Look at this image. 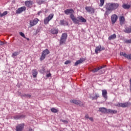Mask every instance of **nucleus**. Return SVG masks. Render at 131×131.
<instances>
[{
    "label": "nucleus",
    "instance_id": "obj_1",
    "mask_svg": "<svg viewBox=\"0 0 131 131\" xmlns=\"http://www.w3.org/2000/svg\"><path fill=\"white\" fill-rule=\"evenodd\" d=\"M119 8V4L116 3H109L105 5L106 10L115 11Z\"/></svg>",
    "mask_w": 131,
    "mask_h": 131
},
{
    "label": "nucleus",
    "instance_id": "obj_2",
    "mask_svg": "<svg viewBox=\"0 0 131 131\" xmlns=\"http://www.w3.org/2000/svg\"><path fill=\"white\" fill-rule=\"evenodd\" d=\"M71 19L72 20L73 23L75 24H79V21L83 23L86 22V19H85L82 16H78L77 18H75V16H74V15H70V16Z\"/></svg>",
    "mask_w": 131,
    "mask_h": 131
},
{
    "label": "nucleus",
    "instance_id": "obj_3",
    "mask_svg": "<svg viewBox=\"0 0 131 131\" xmlns=\"http://www.w3.org/2000/svg\"><path fill=\"white\" fill-rule=\"evenodd\" d=\"M67 36H68V35H67V33H63L62 34L60 38V40L59 41L60 45H62L65 43V42H66V39H67Z\"/></svg>",
    "mask_w": 131,
    "mask_h": 131
},
{
    "label": "nucleus",
    "instance_id": "obj_4",
    "mask_svg": "<svg viewBox=\"0 0 131 131\" xmlns=\"http://www.w3.org/2000/svg\"><path fill=\"white\" fill-rule=\"evenodd\" d=\"M49 54H50V51L49 49H46L43 51L40 57V60L42 61L43 60H45V59H46V56H47V55H49Z\"/></svg>",
    "mask_w": 131,
    "mask_h": 131
},
{
    "label": "nucleus",
    "instance_id": "obj_5",
    "mask_svg": "<svg viewBox=\"0 0 131 131\" xmlns=\"http://www.w3.org/2000/svg\"><path fill=\"white\" fill-rule=\"evenodd\" d=\"M53 18H54V14L51 13L48 17L44 19V24L47 25L49 22H50V21L53 19Z\"/></svg>",
    "mask_w": 131,
    "mask_h": 131
},
{
    "label": "nucleus",
    "instance_id": "obj_6",
    "mask_svg": "<svg viewBox=\"0 0 131 131\" xmlns=\"http://www.w3.org/2000/svg\"><path fill=\"white\" fill-rule=\"evenodd\" d=\"M39 22V19L37 18H35L34 19L30 20V27H33V26H35L37 23Z\"/></svg>",
    "mask_w": 131,
    "mask_h": 131
},
{
    "label": "nucleus",
    "instance_id": "obj_7",
    "mask_svg": "<svg viewBox=\"0 0 131 131\" xmlns=\"http://www.w3.org/2000/svg\"><path fill=\"white\" fill-rule=\"evenodd\" d=\"M71 103H73L74 104H75L76 105H79L80 107H84V104L82 103L80 100H70Z\"/></svg>",
    "mask_w": 131,
    "mask_h": 131
},
{
    "label": "nucleus",
    "instance_id": "obj_8",
    "mask_svg": "<svg viewBox=\"0 0 131 131\" xmlns=\"http://www.w3.org/2000/svg\"><path fill=\"white\" fill-rule=\"evenodd\" d=\"M85 10H86V12H88V13H90L91 14H94L96 11V9L91 6L85 7Z\"/></svg>",
    "mask_w": 131,
    "mask_h": 131
},
{
    "label": "nucleus",
    "instance_id": "obj_9",
    "mask_svg": "<svg viewBox=\"0 0 131 131\" xmlns=\"http://www.w3.org/2000/svg\"><path fill=\"white\" fill-rule=\"evenodd\" d=\"M24 126H25V124H24V123L19 124L16 126L15 130L16 131H23Z\"/></svg>",
    "mask_w": 131,
    "mask_h": 131
},
{
    "label": "nucleus",
    "instance_id": "obj_10",
    "mask_svg": "<svg viewBox=\"0 0 131 131\" xmlns=\"http://www.w3.org/2000/svg\"><path fill=\"white\" fill-rule=\"evenodd\" d=\"M118 19V16L116 14H113L111 16V21L112 24L113 25L115 24V23L117 21Z\"/></svg>",
    "mask_w": 131,
    "mask_h": 131
},
{
    "label": "nucleus",
    "instance_id": "obj_11",
    "mask_svg": "<svg viewBox=\"0 0 131 131\" xmlns=\"http://www.w3.org/2000/svg\"><path fill=\"white\" fill-rule=\"evenodd\" d=\"M25 11H26V7L25 6H23L16 10V14H21V13L25 12Z\"/></svg>",
    "mask_w": 131,
    "mask_h": 131
},
{
    "label": "nucleus",
    "instance_id": "obj_12",
    "mask_svg": "<svg viewBox=\"0 0 131 131\" xmlns=\"http://www.w3.org/2000/svg\"><path fill=\"white\" fill-rule=\"evenodd\" d=\"M105 50V48L101 47V46H97L95 50V54L97 55L98 52H101L102 51H104Z\"/></svg>",
    "mask_w": 131,
    "mask_h": 131
},
{
    "label": "nucleus",
    "instance_id": "obj_13",
    "mask_svg": "<svg viewBox=\"0 0 131 131\" xmlns=\"http://www.w3.org/2000/svg\"><path fill=\"white\" fill-rule=\"evenodd\" d=\"M120 56H123L124 58L128 59V60H131V54H126V53L124 52H120Z\"/></svg>",
    "mask_w": 131,
    "mask_h": 131
},
{
    "label": "nucleus",
    "instance_id": "obj_14",
    "mask_svg": "<svg viewBox=\"0 0 131 131\" xmlns=\"http://www.w3.org/2000/svg\"><path fill=\"white\" fill-rule=\"evenodd\" d=\"M119 22H120V25L122 26L124 23H125V18L123 15H122L119 17Z\"/></svg>",
    "mask_w": 131,
    "mask_h": 131
},
{
    "label": "nucleus",
    "instance_id": "obj_15",
    "mask_svg": "<svg viewBox=\"0 0 131 131\" xmlns=\"http://www.w3.org/2000/svg\"><path fill=\"white\" fill-rule=\"evenodd\" d=\"M64 14H66V15H69V14H70V15H74V10L72 9H66L64 10Z\"/></svg>",
    "mask_w": 131,
    "mask_h": 131
},
{
    "label": "nucleus",
    "instance_id": "obj_16",
    "mask_svg": "<svg viewBox=\"0 0 131 131\" xmlns=\"http://www.w3.org/2000/svg\"><path fill=\"white\" fill-rule=\"evenodd\" d=\"M128 105H129L128 102L119 103L117 105L118 107H122V108H125L126 107H128Z\"/></svg>",
    "mask_w": 131,
    "mask_h": 131
},
{
    "label": "nucleus",
    "instance_id": "obj_17",
    "mask_svg": "<svg viewBox=\"0 0 131 131\" xmlns=\"http://www.w3.org/2000/svg\"><path fill=\"white\" fill-rule=\"evenodd\" d=\"M32 4H33V3L31 1H27L25 2V6L28 8H29L31 7V6H32Z\"/></svg>",
    "mask_w": 131,
    "mask_h": 131
},
{
    "label": "nucleus",
    "instance_id": "obj_18",
    "mask_svg": "<svg viewBox=\"0 0 131 131\" xmlns=\"http://www.w3.org/2000/svg\"><path fill=\"white\" fill-rule=\"evenodd\" d=\"M99 111L101 112V113H103L104 114H107V109L105 107H100Z\"/></svg>",
    "mask_w": 131,
    "mask_h": 131
},
{
    "label": "nucleus",
    "instance_id": "obj_19",
    "mask_svg": "<svg viewBox=\"0 0 131 131\" xmlns=\"http://www.w3.org/2000/svg\"><path fill=\"white\" fill-rule=\"evenodd\" d=\"M51 33L52 34H58V33H59V30L58 29L54 28L51 30Z\"/></svg>",
    "mask_w": 131,
    "mask_h": 131
},
{
    "label": "nucleus",
    "instance_id": "obj_20",
    "mask_svg": "<svg viewBox=\"0 0 131 131\" xmlns=\"http://www.w3.org/2000/svg\"><path fill=\"white\" fill-rule=\"evenodd\" d=\"M59 25L65 26L66 25H68V23L64 19H61L59 21Z\"/></svg>",
    "mask_w": 131,
    "mask_h": 131
},
{
    "label": "nucleus",
    "instance_id": "obj_21",
    "mask_svg": "<svg viewBox=\"0 0 131 131\" xmlns=\"http://www.w3.org/2000/svg\"><path fill=\"white\" fill-rule=\"evenodd\" d=\"M107 90H102V95L104 99H107Z\"/></svg>",
    "mask_w": 131,
    "mask_h": 131
},
{
    "label": "nucleus",
    "instance_id": "obj_22",
    "mask_svg": "<svg viewBox=\"0 0 131 131\" xmlns=\"http://www.w3.org/2000/svg\"><path fill=\"white\" fill-rule=\"evenodd\" d=\"M83 61H84V58H80L79 60H77L74 64V66H77V65L79 64H81V63H82V62H83Z\"/></svg>",
    "mask_w": 131,
    "mask_h": 131
},
{
    "label": "nucleus",
    "instance_id": "obj_23",
    "mask_svg": "<svg viewBox=\"0 0 131 131\" xmlns=\"http://www.w3.org/2000/svg\"><path fill=\"white\" fill-rule=\"evenodd\" d=\"M108 113H110V114H116V113H117V111L112 110L111 109H107L106 114Z\"/></svg>",
    "mask_w": 131,
    "mask_h": 131
},
{
    "label": "nucleus",
    "instance_id": "obj_24",
    "mask_svg": "<svg viewBox=\"0 0 131 131\" xmlns=\"http://www.w3.org/2000/svg\"><path fill=\"white\" fill-rule=\"evenodd\" d=\"M38 74V72L36 69H34L32 70V75L34 77V78H36L37 77Z\"/></svg>",
    "mask_w": 131,
    "mask_h": 131
},
{
    "label": "nucleus",
    "instance_id": "obj_25",
    "mask_svg": "<svg viewBox=\"0 0 131 131\" xmlns=\"http://www.w3.org/2000/svg\"><path fill=\"white\" fill-rule=\"evenodd\" d=\"M124 32H125V33H131V26L125 28Z\"/></svg>",
    "mask_w": 131,
    "mask_h": 131
},
{
    "label": "nucleus",
    "instance_id": "obj_26",
    "mask_svg": "<svg viewBox=\"0 0 131 131\" xmlns=\"http://www.w3.org/2000/svg\"><path fill=\"white\" fill-rule=\"evenodd\" d=\"M25 116L23 115H17L14 117V119H21V118H24Z\"/></svg>",
    "mask_w": 131,
    "mask_h": 131
},
{
    "label": "nucleus",
    "instance_id": "obj_27",
    "mask_svg": "<svg viewBox=\"0 0 131 131\" xmlns=\"http://www.w3.org/2000/svg\"><path fill=\"white\" fill-rule=\"evenodd\" d=\"M116 38V34H114L108 37V40H112V39H115Z\"/></svg>",
    "mask_w": 131,
    "mask_h": 131
},
{
    "label": "nucleus",
    "instance_id": "obj_28",
    "mask_svg": "<svg viewBox=\"0 0 131 131\" xmlns=\"http://www.w3.org/2000/svg\"><path fill=\"white\" fill-rule=\"evenodd\" d=\"M21 98H23L24 97L25 98H28L29 99H30L31 98V95L30 94H23L20 96Z\"/></svg>",
    "mask_w": 131,
    "mask_h": 131
},
{
    "label": "nucleus",
    "instance_id": "obj_29",
    "mask_svg": "<svg viewBox=\"0 0 131 131\" xmlns=\"http://www.w3.org/2000/svg\"><path fill=\"white\" fill-rule=\"evenodd\" d=\"M122 7L123 9L128 10V9L130 8V5L128 4H123Z\"/></svg>",
    "mask_w": 131,
    "mask_h": 131
},
{
    "label": "nucleus",
    "instance_id": "obj_30",
    "mask_svg": "<svg viewBox=\"0 0 131 131\" xmlns=\"http://www.w3.org/2000/svg\"><path fill=\"white\" fill-rule=\"evenodd\" d=\"M98 98H100V95L99 94H95V96L94 97H92V100H97Z\"/></svg>",
    "mask_w": 131,
    "mask_h": 131
},
{
    "label": "nucleus",
    "instance_id": "obj_31",
    "mask_svg": "<svg viewBox=\"0 0 131 131\" xmlns=\"http://www.w3.org/2000/svg\"><path fill=\"white\" fill-rule=\"evenodd\" d=\"M111 12H112V10L106 9V11L105 12V15H106V16H108V15L110 14Z\"/></svg>",
    "mask_w": 131,
    "mask_h": 131
},
{
    "label": "nucleus",
    "instance_id": "obj_32",
    "mask_svg": "<svg viewBox=\"0 0 131 131\" xmlns=\"http://www.w3.org/2000/svg\"><path fill=\"white\" fill-rule=\"evenodd\" d=\"M100 4L99 5V7H103L104 6V4H105V0H100Z\"/></svg>",
    "mask_w": 131,
    "mask_h": 131
},
{
    "label": "nucleus",
    "instance_id": "obj_33",
    "mask_svg": "<svg viewBox=\"0 0 131 131\" xmlns=\"http://www.w3.org/2000/svg\"><path fill=\"white\" fill-rule=\"evenodd\" d=\"M18 54L19 53H18V52H15L13 53H12V58H15L16 56H18Z\"/></svg>",
    "mask_w": 131,
    "mask_h": 131
},
{
    "label": "nucleus",
    "instance_id": "obj_34",
    "mask_svg": "<svg viewBox=\"0 0 131 131\" xmlns=\"http://www.w3.org/2000/svg\"><path fill=\"white\" fill-rule=\"evenodd\" d=\"M100 70V68L98 67L97 68H95L93 70H92V72H93V73H95L96 72H98V71Z\"/></svg>",
    "mask_w": 131,
    "mask_h": 131
},
{
    "label": "nucleus",
    "instance_id": "obj_35",
    "mask_svg": "<svg viewBox=\"0 0 131 131\" xmlns=\"http://www.w3.org/2000/svg\"><path fill=\"white\" fill-rule=\"evenodd\" d=\"M37 3L38 5H41V4H43L45 3V1L43 0H37Z\"/></svg>",
    "mask_w": 131,
    "mask_h": 131
},
{
    "label": "nucleus",
    "instance_id": "obj_36",
    "mask_svg": "<svg viewBox=\"0 0 131 131\" xmlns=\"http://www.w3.org/2000/svg\"><path fill=\"white\" fill-rule=\"evenodd\" d=\"M51 111L53 113H57V112H58V110L54 108V107H52L51 109Z\"/></svg>",
    "mask_w": 131,
    "mask_h": 131
},
{
    "label": "nucleus",
    "instance_id": "obj_37",
    "mask_svg": "<svg viewBox=\"0 0 131 131\" xmlns=\"http://www.w3.org/2000/svg\"><path fill=\"white\" fill-rule=\"evenodd\" d=\"M19 35H20V36H22V37H24V38H26V37H25V34H24L23 32H19Z\"/></svg>",
    "mask_w": 131,
    "mask_h": 131
},
{
    "label": "nucleus",
    "instance_id": "obj_38",
    "mask_svg": "<svg viewBox=\"0 0 131 131\" xmlns=\"http://www.w3.org/2000/svg\"><path fill=\"white\" fill-rule=\"evenodd\" d=\"M70 63H71V61L70 60H67L65 62L64 64L66 65H68V64H70Z\"/></svg>",
    "mask_w": 131,
    "mask_h": 131
},
{
    "label": "nucleus",
    "instance_id": "obj_39",
    "mask_svg": "<svg viewBox=\"0 0 131 131\" xmlns=\"http://www.w3.org/2000/svg\"><path fill=\"white\" fill-rule=\"evenodd\" d=\"M6 15H8V11H5L2 13V17H4V16H6Z\"/></svg>",
    "mask_w": 131,
    "mask_h": 131
},
{
    "label": "nucleus",
    "instance_id": "obj_40",
    "mask_svg": "<svg viewBox=\"0 0 131 131\" xmlns=\"http://www.w3.org/2000/svg\"><path fill=\"white\" fill-rule=\"evenodd\" d=\"M125 42H126V43H131V40H126Z\"/></svg>",
    "mask_w": 131,
    "mask_h": 131
},
{
    "label": "nucleus",
    "instance_id": "obj_41",
    "mask_svg": "<svg viewBox=\"0 0 131 131\" xmlns=\"http://www.w3.org/2000/svg\"><path fill=\"white\" fill-rule=\"evenodd\" d=\"M106 65H104V66L99 67V70H100V69H103V68H105V67H106Z\"/></svg>",
    "mask_w": 131,
    "mask_h": 131
},
{
    "label": "nucleus",
    "instance_id": "obj_42",
    "mask_svg": "<svg viewBox=\"0 0 131 131\" xmlns=\"http://www.w3.org/2000/svg\"><path fill=\"white\" fill-rule=\"evenodd\" d=\"M51 75L52 74L50 73H49V74H47L46 76L47 77H51Z\"/></svg>",
    "mask_w": 131,
    "mask_h": 131
},
{
    "label": "nucleus",
    "instance_id": "obj_43",
    "mask_svg": "<svg viewBox=\"0 0 131 131\" xmlns=\"http://www.w3.org/2000/svg\"><path fill=\"white\" fill-rule=\"evenodd\" d=\"M85 118H86L87 119L90 118V117H89V115H88V114L85 115Z\"/></svg>",
    "mask_w": 131,
    "mask_h": 131
},
{
    "label": "nucleus",
    "instance_id": "obj_44",
    "mask_svg": "<svg viewBox=\"0 0 131 131\" xmlns=\"http://www.w3.org/2000/svg\"><path fill=\"white\" fill-rule=\"evenodd\" d=\"M4 43L3 41H0V46H3Z\"/></svg>",
    "mask_w": 131,
    "mask_h": 131
},
{
    "label": "nucleus",
    "instance_id": "obj_45",
    "mask_svg": "<svg viewBox=\"0 0 131 131\" xmlns=\"http://www.w3.org/2000/svg\"><path fill=\"white\" fill-rule=\"evenodd\" d=\"M91 121H94V119H93V117H90L89 118Z\"/></svg>",
    "mask_w": 131,
    "mask_h": 131
},
{
    "label": "nucleus",
    "instance_id": "obj_46",
    "mask_svg": "<svg viewBox=\"0 0 131 131\" xmlns=\"http://www.w3.org/2000/svg\"><path fill=\"white\" fill-rule=\"evenodd\" d=\"M62 122H64L65 123H68V121L63 120Z\"/></svg>",
    "mask_w": 131,
    "mask_h": 131
},
{
    "label": "nucleus",
    "instance_id": "obj_47",
    "mask_svg": "<svg viewBox=\"0 0 131 131\" xmlns=\"http://www.w3.org/2000/svg\"><path fill=\"white\" fill-rule=\"evenodd\" d=\"M29 131H34V130L33 129L31 128H30L29 129Z\"/></svg>",
    "mask_w": 131,
    "mask_h": 131
},
{
    "label": "nucleus",
    "instance_id": "obj_48",
    "mask_svg": "<svg viewBox=\"0 0 131 131\" xmlns=\"http://www.w3.org/2000/svg\"><path fill=\"white\" fill-rule=\"evenodd\" d=\"M41 13V11H39L37 14L38 15H40Z\"/></svg>",
    "mask_w": 131,
    "mask_h": 131
},
{
    "label": "nucleus",
    "instance_id": "obj_49",
    "mask_svg": "<svg viewBox=\"0 0 131 131\" xmlns=\"http://www.w3.org/2000/svg\"><path fill=\"white\" fill-rule=\"evenodd\" d=\"M129 81H130V88H131V79H130Z\"/></svg>",
    "mask_w": 131,
    "mask_h": 131
},
{
    "label": "nucleus",
    "instance_id": "obj_50",
    "mask_svg": "<svg viewBox=\"0 0 131 131\" xmlns=\"http://www.w3.org/2000/svg\"><path fill=\"white\" fill-rule=\"evenodd\" d=\"M0 17H3L2 13L0 12Z\"/></svg>",
    "mask_w": 131,
    "mask_h": 131
},
{
    "label": "nucleus",
    "instance_id": "obj_51",
    "mask_svg": "<svg viewBox=\"0 0 131 131\" xmlns=\"http://www.w3.org/2000/svg\"><path fill=\"white\" fill-rule=\"evenodd\" d=\"M26 39H27V40H29V38H26Z\"/></svg>",
    "mask_w": 131,
    "mask_h": 131
},
{
    "label": "nucleus",
    "instance_id": "obj_52",
    "mask_svg": "<svg viewBox=\"0 0 131 131\" xmlns=\"http://www.w3.org/2000/svg\"><path fill=\"white\" fill-rule=\"evenodd\" d=\"M48 72H50V71H49Z\"/></svg>",
    "mask_w": 131,
    "mask_h": 131
}]
</instances>
